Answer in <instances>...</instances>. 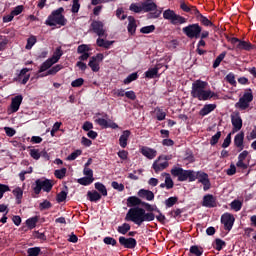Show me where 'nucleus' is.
<instances>
[{"mask_svg":"<svg viewBox=\"0 0 256 256\" xmlns=\"http://www.w3.org/2000/svg\"><path fill=\"white\" fill-rule=\"evenodd\" d=\"M191 96L198 101H209L217 94L209 88V83L203 80H196L192 83Z\"/></svg>","mask_w":256,"mask_h":256,"instance_id":"nucleus-1","label":"nucleus"},{"mask_svg":"<svg viewBox=\"0 0 256 256\" xmlns=\"http://www.w3.org/2000/svg\"><path fill=\"white\" fill-rule=\"evenodd\" d=\"M125 219L126 221H132V223L141 227L145 221H155V213L146 212L145 209L141 207H134L128 210Z\"/></svg>","mask_w":256,"mask_h":256,"instance_id":"nucleus-2","label":"nucleus"},{"mask_svg":"<svg viewBox=\"0 0 256 256\" xmlns=\"http://www.w3.org/2000/svg\"><path fill=\"white\" fill-rule=\"evenodd\" d=\"M65 9L63 7L58 8L57 10L52 11V13L46 19V25L49 27H65L67 25V18L63 15Z\"/></svg>","mask_w":256,"mask_h":256,"instance_id":"nucleus-3","label":"nucleus"},{"mask_svg":"<svg viewBox=\"0 0 256 256\" xmlns=\"http://www.w3.org/2000/svg\"><path fill=\"white\" fill-rule=\"evenodd\" d=\"M171 175L173 177H178V181H195V171L192 170H183V168H179L177 166L171 169Z\"/></svg>","mask_w":256,"mask_h":256,"instance_id":"nucleus-4","label":"nucleus"},{"mask_svg":"<svg viewBox=\"0 0 256 256\" xmlns=\"http://www.w3.org/2000/svg\"><path fill=\"white\" fill-rule=\"evenodd\" d=\"M251 101H253V91H251V89H248L244 92L243 96L235 104V107L240 111H245L249 109V105L251 104Z\"/></svg>","mask_w":256,"mask_h":256,"instance_id":"nucleus-5","label":"nucleus"},{"mask_svg":"<svg viewBox=\"0 0 256 256\" xmlns=\"http://www.w3.org/2000/svg\"><path fill=\"white\" fill-rule=\"evenodd\" d=\"M183 33L188 37L189 39H199L201 37V31L203 29L199 24H190L182 29Z\"/></svg>","mask_w":256,"mask_h":256,"instance_id":"nucleus-6","label":"nucleus"},{"mask_svg":"<svg viewBox=\"0 0 256 256\" xmlns=\"http://www.w3.org/2000/svg\"><path fill=\"white\" fill-rule=\"evenodd\" d=\"M35 187H34V193L36 195H39L41 191H46V193H49L51 189H53V182L51 180L47 179H38L35 181Z\"/></svg>","mask_w":256,"mask_h":256,"instance_id":"nucleus-7","label":"nucleus"},{"mask_svg":"<svg viewBox=\"0 0 256 256\" xmlns=\"http://www.w3.org/2000/svg\"><path fill=\"white\" fill-rule=\"evenodd\" d=\"M171 159V156H165L161 155L158 157L157 160L154 161L152 167L155 171V173H160V171H164V169H167L169 167V162Z\"/></svg>","mask_w":256,"mask_h":256,"instance_id":"nucleus-8","label":"nucleus"},{"mask_svg":"<svg viewBox=\"0 0 256 256\" xmlns=\"http://www.w3.org/2000/svg\"><path fill=\"white\" fill-rule=\"evenodd\" d=\"M195 180L198 179L199 183L204 185V191H209L211 189V182L209 181V175L204 172H194Z\"/></svg>","mask_w":256,"mask_h":256,"instance_id":"nucleus-9","label":"nucleus"},{"mask_svg":"<svg viewBox=\"0 0 256 256\" xmlns=\"http://www.w3.org/2000/svg\"><path fill=\"white\" fill-rule=\"evenodd\" d=\"M247 157H249V151L247 150H244L239 154L238 161L236 163V167H238V169L245 170L249 167V160H247Z\"/></svg>","mask_w":256,"mask_h":256,"instance_id":"nucleus-10","label":"nucleus"},{"mask_svg":"<svg viewBox=\"0 0 256 256\" xmlns=\"http://www.w3.org/2000/svg\"><path fill=\"white\" fill-rule=\"evenodd\" d=\"M231 123L233 125L232 133H237V131H241L243 127V119H241L239 113L231 115Z\"/></svg>","mask_w":256,"mask_h":256,"instance_id":"nucleus-11","label":"nucleus"},{"mask_svg":"<svg viewBox=\"0 0 256 256\" xmlns=\"http://www.w3.org/2000/svg\"><path fill=\"white\" fill-rule=\"evenodd\" d=\"M221 223L224 224L226 231H231V229H233V224L235 223V217L229 213H225L221 217Z\"/></svg>","mask_w":256,"mask_h":256,"instance_id":"nucleus-12","label":"nucleus"},{"mask_svg":"<svg viewBox=\"0 0 256 256\" xmlns=\"http://www.w3.org/2000/svg\"><path fill=\"white\" fill-rule=\"evenodd\" d=\"M95 123H97V125H100V127H103L104 129H119V125H117V123L111 120H107L105 118H97L95 120Z\"/></svg>","mask_w":256,"mask_h":256,"instance_id":"nucleus-13","label":"nucleus"},{"mask_svg":"<svg viewBox=\"0 0 256 256\" xmlns=\"http://www.w3.org/2000/svg\"><path fill=\"white\" fill-rule=\"evenodd\" d=\"M92 30L98 37H107V32L103 29L104 25L101 21H93L92 24Z\"/></svg>","mask_w":256,"mask_h":256,"instance_id":"nucleus-14","label":"nucleus"},{"mask_svg":"<svg viewBox=\"0 0 256 256\" xmlns=\"http://www.w3.org/2000/svg\"><path fill=\"white\" fill-rule=\"evenodd\" d=\"M119 243L126 249H135V247H137V240H135V238H125L121 236L119 238Z\"/></svg>","mask_w":256,"mask_h":256,"instance_id":"nucleus-15","label":"nucleus"},{"mask_svg":"<svg viewBox=\"0 0 256 256\" xmlns=\"http://www.w3.org/2000/svg\"><path fill=\"white\" fill-rule=\"evenodd\" d=\"M140 153L146 157V159H155L157 157V150L149 148L147 146H142L140 148Z\"/></svg>","mask_w":256,"mask_h":256,"instance_id":"nucleus-16","label":"nucleus"},{"mask_svg":"<svg viewBox=\"0 0 256 256\" xmlns=\"http://www.w3.org/2000/svg\"><path fill=\"white\" fill-rule=\"evenodd\" d=\"M21 103H23V96L17 95L16 97L12 98L10 110L11 113H17L19 108L21 107Z\"/></svg>","mask_w":256,"mask_h":256,"instance_id":"nucleus-17","label":"nucleus"},{"mask_svg":"<svg viewBox=\"0 0 256 256\" xmlns=\"http://www.w3.org/2000/svg\"><path fill=\"white\" fill-rule=\"evenodd\" d=\"M28 71H31V69H28V68H24L20 71L19 75H18V78H17V81L19 83H22V85H26L27 84V81H29V77H31L30 74H27Z\"/></svg>","mask_w":256,"mask_h":256,"instance_id":"nucleus-18","label":"nucleus"},{"mask_svg":"<svg viewBox=\"0 0 256 256\" xmlns=\"http://www.w3.org/2000/svg\"><path fill=\"white\" fill-rule=\"evenodd\" d=\"M138 197L146 199V201H153V199H155V194L150 190L140 189L138 191Z\"/></svg>","mask_w":256,"mask_h":256,"instance_id":"nucleus-19","label":"nucleus"},{"mask_svg":"<svg viewBox=\"0 0 256 256\" xmlns=\"http://www.w3.org/2000/svg\"><path fill=\"white\" fill-rule=\"evenodd\" d=\"M244 139L245 133L243 132L238 133L234 138V145L235 147H237V149H239V151H243V149L245 148V146L243 145Z\"/></svg>","mask_w":256,"mask_h":256,"instance_id":"nucleus-20","label":"nucleus"},{"mask_svg":"<svg viewBox=\"0 0 256 256\" xmlns=\"http://www.w3.org/2000/svg\"><path fill=\"white\" fill-rule=\"evenodd\" d=\"M129 137H131V131L124 130L119 138V145L122 147V149L127 147V141H129Z\"/></svg>","mask_w":256,"mask_h":256,"instance_id":"nucleus-21","label":"nucleus"},{"mask_svg":"<svg viewBox=\"0 0 256 256\" xmlns=\"http://www.w3.org/2000/svg\"><path fill=\"white\" fill-rule=\"evenodd\" d=\"M139 205H143V202L141 201V199H139V197L137 196H130L127 198V207H139Z\"/></svg>","mask_w":256,"mask_h":256,"instance_id":"nucleus-22","label":"nucleus"},{"mask_svg":"<svg viewBox=\"0 0 256 256\" xmlns=\"http://www.w3.org/2000/svg\"><path fill=\"white\" fill-rule=\"evenodd\" d=\"M202 205L203 207H208V208L215 207L216 205L215 197H213V195L211 194L204 196Z\"/></svg>","mask_w":256,"mask_h":256,"instance_id":"nucleus-23","label":"nucleus"},{"mask_svg":"<svg viewBox=\"0 0 256 256\" xmlns=\"http://www.w3.org/2000/svg\"><path fill=\"white\" fill-rule=\"evenodd\" d=\"M142 8L145 13H149V11H157V4L147 0L146 2L142 3Z\"/></svg>","mask_w":256,"mask_h":256,"instance_id":"nucleus-24","label":"nucleus"},{"mask_svg":"<svg viewBox=\"0 0 256 256\" xmlns=\"http://www.w3.org/2000/svg\"><path fill=\"white\" fill-rule=\"evenodd\" d=\"M217 109V105L215 104H206L204 107L200 110V115L202 117H205V115H209L212 111H215Z\"/></svg>","mask_w":256,"mask_h":256,"instance_id":"nucleus-25","label":"nucleus"},{"mask_svg":"<svg viewBox=\"0 0 256 256\" xmlns=\"http://www.w3.org/2000/svg\"><path fill=\"white\" fill-rule=\"evenodd\" d=\"M159 69H161V64H158L156 65V67L150 68L148 71H146L145 77H147L148 79H154V77H157Z\"/></svg>","mask_w":256,"mask_h":256,"instance_id":"nucleus-26","label":"nucleus"},{"mask_svg":"<svg viewBox=\"0 0 256 256\" xmlns=\"http://www.w3.org/2000/svg\"><path fill=\"white\" fill-rule=\"evenodd\" d=\"M128 32L131 35H134L135 31H137V21L135 20V18L133 16H129L128 17Z\"/></svg>","mask_w":256,"mask_h":256,"instance_id":"nucleus-27","label":"nucleus"},{"mask_svg":"<svg viewBox=\"0 0 256 256\" xmlns=\"http://www.w3.org/2000/svg\"><path fill=\"white\" fill-rule=\"evenodd\" d=\"M237 49L239 51H251L253 45L250 42L240 40L239 44H237Z\"/></svg>","mask_w":256,"mask_h":256,"instance_id":"nucleus-28","label":"nucleus"},{"mask_svg":"<svg viewBox=\"0 0 256 256\" xmlns=\"http://www.w3.org/2000/svg\"><path fill=\"white\" fill-rule=\"evenodd\" d=\"M61 57H63V50H61V47H58L54 51L52 57L49 59L52 60V62L55 64L59 62V59H61Z\"/></svg>","mask_w":256,"mask_h":256,"instance_id":"nucleus-29","label":"nucleus"},{"mask_svg":"<svg viewBox=\"0 0 256 256\" xmlns=\"http://www.w3.org/2000/svg\"><path fill=\"white\" fill-rule=\"evenodd\" d=\"M161 177H165L166 189H173L175 184L173 183V179L171 178V174L162 173Z\"/></svg>","mask_w":256,"mask_h":256,"instance_id":"nucleus-30","label":"nucleus"},{"mask_svg":"<svg viewBox=\"0 0 256 256\" xmlns=\"http://www.w3.org/2000/svg\"><path fill=\"white\" fill-rule=\"evenodd\" d=\"M170 23L172 25H183V24L187 23V19L175 14L174 17L172 18V20L170 21Z\"/></svg>","mask_w":256,"mask_h":256,"instance_id":"nucleus-31","label":"nucleus"},{"mask_svg":"<svg viewBox=\"0 0 256 256\" xmlns=\"http://www.w3.org/2000/svg\"><path fill=\"white\" fill-rule=\"evenodd\" d=\"M87 197H88L89 201L97 202L101 199V194H99V192H97L95 190L94 191H88Z\"/></svg>","mask_w":256,"mask_h":256,"instance_id":"nucleus-32","label":"nucleus"},{"mask_svg":"<svg viewBox=\"0 0 256 256\" xmlns=\"http://www.w3.org/2000/svg\"><path fill=\"white\" fill-rule=\"evenodd\" d=\"M129 10L133 13H143V3H132Z\"/></svg>","mask_w":256,"mask_h":256,"instance_id":"nucleus-33","label":"nucleus"},{"mask_svg":"<svg viewBox=\"0 0 256 256\" xmlns=\"http://www.w3.org/2000/svg\"><path fill=\"white\" fill-rule=\"evenodd\" d=\"M88 66L90 67V69H92L94 73L99 72V69H101L99 66V61L95 60V58L90 59Z\"/></svg>","mask_w":256,"mask_h":256,"instance_id":"nucleus-34","label":"nucleus"},{"mask_svg":"<svg viewBox=\"0 0 256 256\" xmlns=\"http://www.w3.org/2000/svg\"><path fill=\"white\" fill-rule=\"evenodd\" d=\"M53 65H55L52 60H50V58H48L41 66H40V70L39 73H43L45 71H47V69H51V67H53Z\"/></svg>","mask_w":256,"mask_h":256,"instance_id":"nucleus-35","label":"nucleus"},{"mask_svg":"<svg viewBox=\"0 0 256 256\" xmlns=\"http://www.w3.org/2000/svg\"><path fill=\"white\" fill-rule=\"evenodd\" d=\"M94 181H95V178H91L89 176H85L78 179L79 185H84V186L91 185V183H93Z\"/></svg>","mask_w":256,"mask_h":256,"instance_id":"nucleus-36","label":"nucleus"},{"mask_svg":"<svg viewBox=\"0 0 256 256\" xmlns=\"http://www.w3.org/2000/svg\"><path fill=\"white\" fill-rule=\"evenodd\" d=\"M95 189L97 191H99V193H101V195H103V197H107V187H105V185H103V183H101V182L95 183Z\"/></svg>","mask_w":256,"mask_h":256,"instance_id":"nucleus-37","label":"nucleus"},{"mask_svg":"<svg viewBox=\"0 0 256 256\" xmlns=\"http://www.w3.org/2000/svg\"><path fill=\"white\" fill-rule=\"evenodd\" d=\"M117 231L121 235H127V233L131 231V225H129L128 223H124L123 225L118 227Z\"/></svg>","mask_w":256,"mask_h":256,"instance_id":"nucleus-38","label":"nucleus"},{"mask_svg":"<svg viewBox=\"0 0 256 256\" xmlns=\"http://www.w3.org/2000/svg\"><path fill=\"white\" fill-rule=\"evenodd\" d=\"M13 195L14 197H16V201L17 203H21V199H23V189H21L20 187H17L13 190Z\"/></svg>","mask_w":256,"mask_h":256,"instance_id":"nucleus-39","label":"nucleus"},{"mask_svg":"<svg viewBox=\"0 0 256 256\" xmlns=\"http://www.w3.org/2000/svg\"><path fill=\"white\" fill-rule=\"evenodd\" d=\"M97 45L98 47H104V49H109V46L113 45V41H107V40L98 38Z\"/></svg>","mask_w":256,"mask_h":256,"instance_id":"nucleus-40","label":"nucleus"},{"mask_svg":"<svg viewBox=\"0 0 256 256\" xmlns=\"http://www.w3.org/2000/svg\"><path fill=\"white\" fill-rule=\"evenodd\" d=\"M155 113L158 121H165V117H167V114L163 110H161L160 108H156Z\"/></svg>","mask_w":256,"mask_h":256,"instance_id":"nucleus-41","label":"nucleus"},{"mask_svg":"<svg viewBox=\"0 0 256 256\" xmlns=\"http://www.w3.org/2000/svg\"><path fill=\"white\" fill-rule=\"evenodd\" d=\"M190 253L195 256H201V255H203V248H201L199 246H192L190 248Z\"/></svg>","mask_w":256,"mask_h":256,"instance_id":"nucleus-42","label":"nucleus"},{"mask_svg":"<svg viewBox=\"0 0 256 256\" xmlns=\"http://www.w3.org/2000/svg\"><path fill=\"white\" fill-rule=\"evenodd\" d=\"M138 77L139 75L137 74V72H134L130 74L126 79H124V84L129 85V83H132V81H137Z\"/></svg>","mask_w":256,"mask_h":256,"instance_id":"nucleus-43","label":"nucleus"},{"mask_svg":"<svg viewBox=\"0 0 256 256\" xmlns=\"http://www.w3.org/2000/svg\"><path fill=\"white\" fill-rule=\"evenodd\" d=\"M54 175L57 179H63V177L67 175V168H61L59 170H55Z\"/></svg>","mask_w":256,"mask_h":256,"instance_id":"nucleus-44","label":"nucleus"},{"mask_svg":"<svg viewBox=\"0 0 256 256\" xmlns=\"http://www.w3.org/2000/svg\"><path fill=\"white\" fill-rule=\"evenodd\" d=\"M163 17H164V19H167L168 21H172L173 17H175V11H173L171 9L165 10L163 13Z\"/></svg>","mask_w":256,"mask_h":256,"instance_id":"nucleus-45","label":"nucleus"},{"mask_svg":"<svg viewBox=\"0 0 256 256\" xmlns=\"http://www.w3.org/2000/svg\"><path fill=\"white\" fill-rule=\"evenodd\" d=\"M227 55V53L223 52L221 53L214 61L213 67L214 69H217V67H219V65H221V61H223V59H225V56Z\"/></svg>","mask_w":256,"mask_h":256,"instance_id":"nucleus-46","label":"nucleus"},{"mask_svg":"<svg viewBox=\"0 0 256 256\" xmlns=\"http://www.w3.org/2000/svg\"><path fill=\"white\" fill-rule=\"evenodd\" d=\"M180 7L182 11H185V13H191V11H197V8L187 5L185 2H182L180 4Z\"/></svg>","mask_w":256,"mask_h":256,"instance_id":"nucleus-47","label":"nucleus"},{"mask_svg":"<svg viewBox=\"0 0 256 256\" xmlns=\"http://www.w3.org/2000/svg\"><path fill=\"white\" fill-rule=\"evenodd\" d=\"M61 69H62L61 65H56V66L52 67L51 69H49L44 76L47 77V75H56V73H59V71H61Z\"/></svg>","mask_w":256,"mask_h":256,"instance_id":"nucleus-48","label":"nucleus"},{"mask_svg":"<svg viewBox=\"0 0 256 256\" xmlns=\"http://www.w3.org/2000/svg\"><path fill=\"white\" fill-rule=\"evenodd\" d=\"M153 31H155V25L144 26L140 29V33H143L145 35L153 33Z\"/></svg>","mask_w":256,"mask_h":256,"instance_id":"nucleus-49","label":"nucleus"},{"mask_svg":"<svg viewBox=\"0 0 256 256\" xmlns=\"http://www.w3.org/2000/svg\"><path fill=\"white\" fill-rule=\"evenodd\" d=\"M91 51V48L87 44H82L78 46L77 48V53L82 54V53H89Z\"/></svg>","mask_w":256,"mask_h":256,"instance_id":"nucleus-50","label":"nucleus"},{"mask_svg":"<svg viewBox=\"0 0 256 256\" xmlns=\"http://www.w3.org/2000/svg\"><path fill=\"white\" fill-rule=\"evenodd\" d=\"M37 43V38L35 36H31L27 40L26 49H33V45Z\"/></svg>","mask_w":256,"mask_h":256,"instance_id":"nucleus-51","label":"nucleus"},{"mask_svg":"<svg viewBox=\"0 0 256 256\" xmlns=\"http://www.w3.org/2000/svg\"><path fill=\"white\" fill-rule=\"evenodd\" d=\"M231 209L234 211H241V207H243V204L239 200H234L231 204Z\"/></svg>","mask_w":256,"mask_h":256,"instance_id":"nucleus-52","label":"nucleus"},{"mask_svg":"<svg viewBox=\"0 0 256 256\" xmlns=\"http://www.w3.org/2000/svg\"><path fill=\"white\" fill-rule=\"evenodd\" d=\"M28 256H37L39 253H41V248L39 247H34V248H29L27 250Z\"/></svg>","mask_w":256,"mask_h":256,"instance_id":"nucleus-53","label":"nucleus"},{"mask_svg":"<svg viewBox=\"0 0 256 256\" xmlns=\"http://www.w3.org/2000/svg\"><path fill=\"white\" fill-rule=\"evenodd\" d=\"M27 227L30 229H35V226L37 225V217H32L26 221Z\"/></svg>","mask_w":256,"mask_h":256,"instance_id":"nucleus-54","label":"nucleus"},{"mask_svg":"<svg viewBox=\"0 0 256 256\" xmlns=\"http://www.w3.org/2000/svg\"><path fill=\"white\" fill-rule=\"evenodd\" d=\"M8 43L9 40H7V37L0 36V51H5V48L7 47Z\"/></svg>","mask_w":256,"mask_h":256,"instance_id":"nucleus-55","label":"nucleus"},{"mask_svg":"<svg viewBox=\"0 0 256 256\" xmlns=\"http://www.w3.org/2000/svg\"><path fill=\"white\" fill-rule=\"evenodd\" d=\"M23 9H24L23 5H19V6H16V7L11 11V13H12V15H13L14 17H17V15H21V14L23 13Z\"/></svg>","mask_w":256,"mask_h":256,"instance_id":"nucleus-56","label":"nucleus"},{"mask_svg":"<svg viewBox=\"0 0 256 256\" xmlns=\"http://www.w3.org/2000/svg\"><path fill=\"white\" fill-rule=\"evenodd\" d=\"M214 247L217 251H221V249H223V247H225V241H223L221 239H216Z\"/></svg>","mask_w":256,"mask_h":256,"instance_id":"nucleus-57","label":"nucleus"},{"mask_svg":"<svg viewBox=\"0 0 256 256\" xmlns=\"http://www.w3.org/2000/svg\"><path fill=\"white\" fill-rule=\"evenodd\" d=\"M177 201H178L177 197H170L165 200V205H166V207H173V205H175V203H177Z\"/></svg>","mask_w":256,"mask_h":256,"instance_id":"nucleus-58","label":"nucleus"},{"mask_svg":"<svg viewBox=\"0 0 256 256\" xmlns=\"http://www.w3.org/2000/svg\"><path fill=\"white\" fill-rule=\"evenodd\" d=\"M79 9H81V4H79V0H73L72 3V13H79Z\"/></svg>","mask_w":256,"mask_h":256,"instance_id":"nucleus-59","label":"nucleus"},{"mask_svg":"<svg viewBox=\"0 0 256 256\" xmlns=\"http://www.w3.org/2000/svg\"><path fill=\"white\" fill-rule=\"evenodd\" d=\"M219 139H221V132H217L214 136H212L210 145H217V143H219Z\"/></svg>","mask_w":256,"mask_h":256,"instance_id":"nucleus-60","label":"nucleus"},{"mask_svg":"<svg viewBox=\"0 0 256 256\" xmlns=\"http://www.w3.org/2000/svg\"><path fill=\"white\" fill-rule=\"evenodd\" d=\"M81 150H76L74 152H72L68 157L67 160L68 161H75V159H77V157H79V155H81Z\"/></svg>","mask_w":256,"mask_h":256,"instance_id":"nucleus-61","label":"nucleus"},{"mask_svg":"<svg viewBox=\"0 0 256 256\" xmlns=\"http://www.w3.org/2000/svg\"><path fill=\"white\" fill-rule=\"evenodd\" d=\"M30 156L37 161L41 158V153L38 149H32L30 150Z\"/></svg>","mask_w":256,"mask_h":256,"instance_id":"nucleus-62","label":"nucleus"},{"mask_svg":"<svg viewBox=\"0 0 256 256\" xmlns=\"http://www.w3.org/2000/svg\"><path fill=\"white\" fill-rule=\"evenodd\" d=\"M85 83V80L83 78H78L74 81H72L71 86L72 87H81Z\"/></svg>","mask_w":256,"mask_h":256,"instance_id":"nucleus-63","label":"nucleus"},{"mask_svg":"<svg viewBox=\"0 0 256 256\" xmlns=\"http://www.w3.org/2000/svg\"><path fill=\"white\" fill-rule=\"evenodd\" d=\"M113 189H116L117 191H124L125 186L123 184H119L118 182H112Z\"/></svg>","mask_w":256,"mask_h":256,"instance_id":"nucleus-64","label":"nucleus"}]
</instances>
